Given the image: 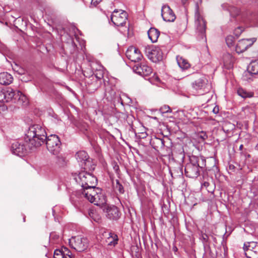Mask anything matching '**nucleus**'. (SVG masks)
Masks as SVG:
<instances>
[{
  "label": "nucleus",
  "instance_id": "nucleus-27",
  "mask_svg": "<svg viewBox=\"0 0 258 258\" xmlns=\"http://www.w3.org/2000/svg\"><path fill=\"white\" fill-rule=\"evenodd\" d=\"M177 61L179 67L183 70L187 69L190 67L189 63L185 59L182 58L180 59L177 58Z\"/></svg>",
  "mask_w": 258,
  "mask_h": 258
},
{
  "label": "nucleus",
  "instance_id": "nucleus-7",
  "mask_svg": "<svg viewBox=\"0 0 258 258\" xmlns=\"http://www.w3.org/2000/svg\"><path fill=\"white\" fill-rule=\"evenodd\" d=\"M145 53L148 58L153 62H158L163 59L161 49L156 46H147L145 48Z\"/></svg>",
  "mask_w": 258,
  "mask_h": 258
},
{
  "label": "nucleus",
  "instance_id": "nucleus-30",
  "mask_svg": "<svg viewBox=\"0 0 258 258\" xmlns=\"http://www.w3.org/2000/svg\"><path fill=\"white\" fill-rule=\"evenodd\" d=\"M235 38L233 36L229 35L227 36L225 41L227 46L229 47H231L234 46Z\"/></svg>",
  "mask_w": 258,
  "mask_h": 258
},
{
  "label": "nucleus",
  "instance_id": "nucleus-43",
  "mask_svg": "<svg viewBox=\"0 0 258 258\" xmlns=\"http://www.w3.org/2000/svg\"><path fill=\"white\" fill-rule=\"evenodd\" d=\"M173 250L174 251V252H176L177 251L178 248L176 246H174L173 247Z\"/></svg>",
  "mask_w": 258,
  "mask_h": 258
},
{
  "label": "nucleus",
  "instance_id": "nucleus-49",
  "mask_svg": "<svg viewBox=\"0 0 258 258\" xmlns=\"http://www.w3.org/2000/svg\"><path fill=\"white\" fill-rule=\"evenodd\" d=\"M207 184H209V183H208V182H205L204 183V185L206 186V185H207Z\"/></svg>",
  "mask_w": 258,
  "mask_h": 258
},
{
  "label": "nucleus",
  "instance_id": "nucleus-38",
  "mask_svg": "<svg viewBox=\"0 0 258 258\" xmlns=\"http://www.w3.org/2000/svg\"><path fill=\"white\" fill-rule=\"evenodd\" d=\"M63 256L64 258H74L71 251L67 254H63Z\"/></svg>",
  "mask_w": 258,
  "mask_h": 258
},
{
  "label": "nucleus",
  "instance_id": "nucleus-14",
  "mask_svg": "<svg viewBox=\"0 0 258 258\" xmlns=\"http://www.w3.org/2000/svg\"><path fill=\"white\" fill-rule=\"evenodd\" d=\"M256 40V38L242 39L240 40L235 46V51L237 53H241L245 51Z\"/></svg>",
  "mask_w": 258,
  "mask_h": 258
},
{
  "label": "nucleus",
  "instance_id": "nucleus-26",
  "mask_svg": "<svg viewBox=\"0 0 258 258\" xmlns=\"http://www.w3.org/2000/svg\"><path fill=\"white\" fill-rule=\"evenodd\" d=\"M4 93L5 95L6 96L5 102H8L10 101L15 95V92L12 88H8L7 90H5Z\"/></svg>",
  "mask_w": 258,
  "mask_h": 258
},
{
  "label": "nucleus",
  "instance_id": "nucleus-15",
  "mask_svg": "<svg viewBox=\"0 0 258 258\" xmlns=\"http://www.w3.org/2000/svg\"><path fill=\"white\" fill-rule=\"evenodd\" d=\"M125 55L128 59L135 62H139L143 57L140 51L133 46H131L127 48Z\"/></svg>",
  "mask_w": 258,
  "mask_h": 258
},
{
  "label": "nucleus",
  "instance_id": "nucleus-46",
  "mask_svg": "<svg viewBox=\"0 0 258 258\" xmlns=\"http://www.w3.org/2000/svg\"><path fill=\"white\" fill-rule=\"evenodd\" d=\"M202 138L204 140H205L207 138V136L206 135H204V136H203Z\"/></svg>",
  "mask_w": 258,
  "mask_h": 258
},
{
  "label": "nucleus",
  "instance_id": "nucleus-42",
  "mask_svg": "<svg viewBox=\"0 0 258 258\" xmlns=\"http://www.w3.org/2000/svg\"><path fill=\"white\" fill-rule=\"evenodd\" d=\"M113 168H114V170L116 172H117V171L119 170V166L117 165H115L114 167H113Z\"/></svg>",
  "mask_w": 258,
  "mask_h": 258
},
{
  "label": "nucleus",
  "instance_id": "nucleus-25",
  "mask_svg": "<svg viewBox=\"0 0 258 258\" xmlns=\"http://www.w3.org/2000/svg\"><path fill=\"white\" fill-rule=\"evenodd\" d=\"M148 35L151 41L155 43L157 42L160 35V31L155 28H151L148 31Z\"/></svg>",
  "mask_w": 258,
  "mask_h": 258
},
{
  "label": "nucleus",
  "instance_id": "nucleus-18",
  "mask_svg": "<svg viewBox=\"0 0 258 258\" xmlns=\"http://www.w3.org/2000/svg\"><path fill=\"white\" fill-rule=\"evenodd\" d=\"M161 16L163 20L166 22H174L176 19V16L167 5H163L161 9Z\"/></svg>",
  "mask_w": 258,
  "mask_h": 258
},
{
  "label": "nucleus",
  "instance_id": "nucleus-31",
  "mask_svg": "<svg viewBox=\"0 0 258 258\" xmlns=\"http://www.w3.org/2000/svg\"><path fill=\"white\" fill-rule=\"evenodd\" d=\"M160 111L162 113H166L171 112V109L168 105H165L160 108Z\"/></svg>",
  "mask_w": 258,
  "mask_h": 258
},
{
  "label": "nucleus",
  "instance_id": "nucleus-2",
  "mask_svg": "<svg viewBox=\"0 0 258 258\" xmlns=\"http://www.w3.org/2000/svg\"><path fill=\"white\" fill-rule=\"evenodd\" d=\"M206 159L203 157L192 156L184 168L185 175L189 178H197L200 175V169L205 167Z\"/></svg>",
  "mask_w": 258,
  "mask_h": 258
},
{
  "label": "nucleus",
  "instance_id": "nucleus-5",
  "mask_svg": "<svg viewBox=\"0 0 258 258\" xmlns=\"http://www.w3.org/2000/svg\"><path fill=\"white\" fill-rule=\"evenodd\" d=\"M44 143L48 151L52 155H57L61 150V143L58 136L56 135L48 136Z\"/></svg>",
  "mask_w": 258,
  "mask_h": 258
},
{
  "label": "nucleus",
  "instance_id": "nucleus-24",
  "mask_svg": "<svg viewBox=\"0 0 258 258\" xmlns=\"http://www.w3.org/2000/svg\"><path fill=\"white\" fill-rule=\"evenodd\" d=\"M13 80L12 76L7 72L0 73V84L3 85L10 84Z\"/></svg>",
  "mask_w": 258,
  "mask_h": 258
},
{
  "label": "nucleus",
  "instance_id": "nucleus-19",
  "mask_svg": "<svg viewBox=\"0 0 258 258\" xmlns=\"http://www.w3.org/2000/svg\"><path fill=\"white\" fill-rule=\"evenodd\" d=\"M104 210L105 211V209ZM105 212L107 218L113 221L118 220L121 214L118 208L115 206H108L105 208Z\"/></svg>",
  "mask_w": 258,
  "mask_h": 258
},
{
  "label": "nucleus",
  "instance_id": "nucleus-22",
  "mask_svg": "<svg viewBox=\"0 0 258 258\" xmlns=\"http://www.w3.org/2000/svg\"><path fill=\"white\" fill-rule=\"evenodd\" d=\"M166 141L163 139L154 137L152 138L150 141V144L153 148L158 151L162 150L165 146Z\"/></svg>",
  "mask_w": 258,
  "mask_h": 258
},
{
  "label": "nucleus",
  "instance_id": "nucleus-16",
  "mask_svg": "<svg viewBox=\"0 0 258 258\" xmlns=\"http://www.w3.org/2000/svg\"><path fill=\"white\" fill-rule=\"evenodd\" d=\"M197 32L202 39H206V24L205 20L200 15H198L195 22Z\"/></svg>",
  "mask_w": 258,
  "mask_h": 258
},
{
  "label": "nucleus",
  "instance_id": "nucleus-32",
  "mask_svg": "<svg viewBox=\"0 0 258 258\" xmlns=\"http://www.w3.org/2000/svg\"><path fill=\"white\" fill-rule=\"evenodd\" d=\"M53 258H64L61 252L58 249L54 251Z\"/></svg>",
  "mask_w": 258,
  "mask_h": 258
},
{
  "label": "nucleus",
  "instance_id": "nucleus-47",
  "mask_svg": "<svg viewBox=\"0 0 258 258\" xmlns=\"http://www.w3.org/2000/svg\"><path fill=\"white\" fill-rule=\"evenodd\" d=\"M243 149V145H241L239 147V150H242Z\"/></svg>",
  "mask_w": 258,
  "mask_h": 258
},
{
  "label": "nucleus",
  "instance_id": "nucleus-3",
  "mask_svg": "<svg viewBox=\"0 0 258 258\" xmlns=\"http://www.w3.org/2000/svg\"><path fill=\"white\" fill-rule=\"evenodd\" d=\"M74 179L81 185L83 190L91 191L96 188L97 179L92 174L82 171L79 172Z\"/></svg>",
  "mask_w": 258,
  "mask_h": 258
},
{
  "label": "nucleus",
  "instance_id": "nucleus-52",
  "mask_svg": "<svg viewBox=\"0 0 258 258\" xmlns=\"http://www.w3.org/2000/svg\"><path fill=\"white\" fill-rule=\"evenodd\" d=\"M127 118H128V116H127V115H125Z\"/></svg>",
  "mask_w": 258,
  "mask_h": 258
},
{
  "label": "nucleus",
  "instance_id": "nucleus-34",
  "mask_svg": "<svg viewBox=\"0 0 258 258\" xmlns=\"http://www.w3.org/2000/svg\"><path fill=\"white\" fill-rule=\"evenodd\" d=\"M5 89H0V102H5L6 96L5 95Z\"/></svg>",
  "mask_w": 258,
  "mask_h": 258
},
{
  "label": "nucleus",
  "instance_id": "nucleus-9",
  "mask_svg": "<svg viewBox=\"0 0 258 258\" xmlns=\"http://www.w3.org/2000/svg\"><path fill=\"white\" fill-rule=\"evenodd\" d=\"M88 201L91 203H94L96 205H103L106 202V198L101 193V189L100 188H96L95 189L89 191Z\"/></svg>",
  "mask_w": 258,
  "mask_h": 258
},
{
  "label": "nucleus",
  "instance_id": "nucleus-29",
  "mask_svg": "<svg viewBox=\"0 0 258 258\" xmlns=\"http://www.w3.org/2000/svg\"><path fill=\"white\" fill-rule=\"evenodd\" d=\"M113 188L118 190L119 194H122L124 192V190L123 185L120 183L119 180H115V184L112 181Z\"/></svg>",
  "mask_w": 258,
  "mask_h": 258
},
{
  "label": "nucleus",
  "instance_id": "nucleus-11",
  "mask_svg": "<svg viewBox=\"0 0 258 258\" xmlns=\"http://www.w3.org/2000/svg\"><path fill=\"white\" fill-rule=\"evenodd\" d=\"M243 250L247 258H258V243L251 241L244 243Z\"/></svg>",
  "mask_w": 258,
  "mask_h": 258
},
{
  "label": "nucleus",
  "instance_id": "nucleus-1",
  "mask_svg": "<svg viewBox=\"0 0 258 258\" xmlns=\"http://www.w3.org/2000/svg\"><path fill=\"white\" fill-rule=\"evenodd\" d=\"M26 142H29L32 147H39L44 144L48 136L44 127L39 124L31 125L25 134Z\"/></svg>",
  "mask_w": 258,
  "mask_h": 258
},
{
  "label": "nucleus",
  "instance_id": "nucleus-50",
  "mask_svg": "<svg viewBox=\"0 0 258 258\" xmlns=\"http://www.w3.org/2000/svg\"><path fill=\"white\" fill-rule=\"evenodd\" d=\"M250 155H249V154H248V155H247V157H250Z\"/></svg>",
  "mask_w": 258,
  "mask_h": 258
},
{
  "label": "nucleus",
  "instance_id": "nucleus-48",
  "mask_svg": "<svg viewBox=\"0 0 258 258\" xmlns=\"http://www.w3.org/2000/svg\"><path fill=\"white\" fill-rule=\"evenodd\" d=\"M187 0H181L183 4H185Z\"/></svg>",
  "mask_w": 258,
  "mask_h": 258
},
{
  "label": "nucleus",
  "instance_id": "nucleus-36",
  "mask_svg": "<svg viewBox=\"0 0 258 258\" xmlns=\"http://www.w3.org/2000/svg\"><path fill=\"white\" fill-rule=\"evenodd\" d=\"M59 250L61 252L62 254H67L70 252V250L66 247H62Z\"/></svg>",
  "mask_w": 258,
  "mask_h": 258
},
{
  "label": "nucleus",
  "instance_id": "nucleus-40",
  "mask_svg": "<svg viewBox=\"0 0 258 258\" xmlns=\"http://www.w3.org/2000/svg\"><path fill=\"white\" fill-rule=\"evenodd\" d=\"M94 77H96L97 79L100 80L103 78V75L102 74H100L99 75H98V74H96L95 75Z\"/></svg>",
  "mask_w": 258,
  "mask_h": 258
},
{
  "label": "nucleus",
  "instance_id": "nucleus-21",
  "mask_svg": "<svg viewBox=\"0 0 258 258\" xmlns=\"http://www.w3.org/2000/svg\"><path fill=\"white\" fill-rule=\"evenodd\" d=\"M258 74V59L251 61L247 67V71L244 73L243 78L244 80H248L246 77L248 75Z\"/></svg>",
  "mask_w": 258,
  "mask_h": 258
},
{
  "label": "nucleus",
  "instance_id": "nucleus-4",
  "mask_svg": "<svg viewBox=\"0 0 258 258\" xmlns=\"http://www.w3.org/2000/svg\"><path fill=\"white\" fill-rule=\"evenodd\" d=\"M223 9L227 11L230 14L229 21L234 24H238L244 21V14L238 7L229 5L227 4L222 5Z\"/></svg>",
  "mask_w": 258,
  "mask_h": 258
},
{
  "label": "nucleus",
  "instance_id": "nucleus-20",
  "mask_svg": "<svg viewBox=\"0 0 258 258\" xmlns=\"http://www.w3.org/2000/svg\"><path fill=\"white\" fill-rule=\"evenodd\" d=\"M206 79L203 77L199 78L192 83L191 85L194 89L196 91H200L202 94H204L206 90V86L207 85Z\"/></svg>",
  "mask_w": 258,
  "mask_h": 258
},
{
  "label": "nucleus",
  "instance_id": "nucleus-39",
  "mask_svg": "<svg viewBox=\"0 0 258 258\" xmlns=\"http://www.w3.org/2000/svg\"><path fill=\"white\" fill-rule=\"evenodd\" d=\"M219 111V106L216 105L215 106L213 109V112L215 114H217Z\"/></svg>",
  "mask_w": 258,
  "mask_h": 258
},
{
  "label": "nucleus",
  "instance_id": "nucleus-28",
  "mask_svg": "<svg viewBox=\"0 0 258 258\" xmlns=\"http://www.w3.org/2000/svg\"><path fill=\"white\" fill-rule=\"evenodd\" d=\"M237 94L243 98L251 97L253 96V93L247 92L242 88H239L237 90Z\"/></svg>",
  "mask_w": 258,
  "mask_h": 258
},
{
  "label": "nucleus",
  "instance_id": "nucleus-35",
  "mask_svg": "<svg viewBox=\"0 0 258 258\" xmlns=\"http://www.w3.org/2000/svg\"><path fill=\"white\" fill-rule=\"evenodd\" d=\"M242 27H238L237 28V29H236L235 30V32H234V33L236 35V38H238L239 37V36L240 35V34L241 33V32H242Z\"/></svg>",
  "mask_w": 258,
  "mask_h": 258
},
{
  "label": "nucleus",
  "instance_id": "nucleus-10",
  "mask_svg": "<svg viewBox=\"0 0 258 258\" xmlns=\"http://www.w3.org/2000/svg\"><path fill=\"white\" fill-rule=\"evenodd\" d=\"M26 143L27 142H26L25 139V141L19 140L13 142L11 145L12 153L18 156H24L28 152Z\"/></svg>",
  "mask_w": 258,
  "mask_h": 258
},
{
  "label": "nucleus",
  "instance_id": "nucleus-44",
  "mask_svg": "<svg viewBox=\"0 0 258 258\" xmlns=\"http://www.w3.org/2000/svg\"><path fill=\"white\" fill-rule=\"evenodd\" d=\"M118 101H119V100H120V103H121V104L122 105H123V101H122V100H121V97H118Z\"/></svg>",
  "mask_w": 258,
  "mask_h": 258
},
{
  "label": "nucleus",
  "instance_id": "nucleus-41",
  "mask_svg": "<svg viewBox=\"0 0 258 258\" xmlns=\"http://www.w3.org/2000/svg\"><path fill=\"white\" fill-rule=\"evenodd\" d=\"M50 236L51 238H58V236H57V235H55V234H54V233H50Z\"/></svg>",
  "mask_w": 258,
  "mask_h": 258
},
{
  "label": "nucleus",
  "instance_id": "nucleus-6",
  "mask_svg": "<svg viewBox=\"0 0 258 258\" xmlns=\"http://www.w3.org/2000/svg\"><path fill=\"white\" fill-rule=\"evenodd\" d=\"M89 191H85L82 189L73 192L70 197L72 204L77 208L83 206L85 200L88 201Z\"/></svg>",
  "mask_w": 258,
  "mask_h": 258
},
{
  "label": "nucleus",
  "instance_id": "nucleus-13",
  "mask_svg": "<svg viewBox=\"0 0 258 258\" xmlns=\"http://www.w3.org/2000/svg\"><path fill=\"white\" fill-rule=\"evenodd\" d=\"M76 158L79 163L80 166L84 168H89L91 162L87 153L85 151H80L76 153Z\"/></svg>",
  "mask_w": 258,
  "mask_h": 258
},
{
  "label": "nucleus",
  "instance_id": "nucleus-45",
  "mask_svg": "<svg viewBox=\"0 0 258 258\" xmlns=\"http://www.w3.org/2000/svg\"><path fill=\"white\" fill-rule=\"evenodd\" d=\"M94 220H95V221L97 222H99V221H100V218H99V217H98V218L97 219H94Z\"/></svg>",
  "mask_w": 258,
  "mask_h": 258
},
{
  "label": "nucleus",
  "instance_id": "nucleus-12",
  "mask_svg": "<svg viewBox=\"0 0 258 258\" xmlns=\"http://www.w3.org/2000/svg\"><path fill=\"white\" fill-rule=\"evenodd\" d=\"M121 11L120 13H118V11L115 10L111 16L112 22L116 26H123L126 22L127 13L125 11Z\"/></svg>",
  "mask_w": 258,
  "mask_h": 258
},
{
  "label": "nucleus",
  "instance_id": "nucleus-51",
  "mask_svg": "<svg viewBox=\"0 0 258 258\" xmlns=\"http://www.w3.org/2000/svg\"><path fill=\"white\" fill-rule=\"evenodd\" d=\"M23 220H24V221H25V218H23Z\"/></svg>",
  "mask_w": 258,
  "mask_h": 258
},
{
  "label": "nucleus",
  "instance_id": "nucleus-37",
  "mask_svg": "<svg viewBox=\"0 0 258 258\" xmlns=\"http://www.w3.org/2000/svg\"><path fill=\"white\" fill-rule=\"evenodd\" d=\"M102 1V0H92L91 4L92 5L96 6Z\"/></svg>",
  "mask_w": 258,
  "mask_h": 258
},
{
  "label": "nucleus",
  "instance_id": "nucleus-23",
  "mask_svg": "<svg viewBox=\"0 0 258 258\" xmlns=\"http://www.w3.org/2000/svg\"><path fill=\"white\" fill-rule=\"evenodd\" d=\"M106 235L108 236L105 240L106 245L110 247H114L117 244L118 240L117 235L111 232L106 233Z\"/></svg>",
  "mask_w": 258,
  "mask_h": 258
},
{
  "label": "nucleus",
  "instance_id": "nucleus-33",
  "mask_svg": "<svg viewBox=\"0 0 258 258\" xmlns=\"http://www.w3.org/2000/svg\"><path fill=\"white\" fill-rule=\"evenodd\" d=\"M201 239L202 240L204 244H206L208 242L209 236L207 234H206L205 233H202V235L201 236Z\"/></svg>",
  "mask_w": 258,
  "mask_h": 258
},
{
  "label": "nucleus",
  "instance_id": "nucleus-17",
  "mask_svg": "<svg viewBox=\"0 0 258 258\" xmlns=\"http://www.w3.org/2000/svg\"><path fill=\"white\" fill-rule=\"evenodd\" d=\"M133 71L143 77L149 76L152 73V68L144 63L135 64L133 67Z\"/></svg>",
  "mask_w": 258,
  "mask_h": 258
},
{
  "label": "nucleus",
  "instance_id": "nucleus-8",
  "mask_svg": "<svg viewBox=\"0 0 258 258\" xmlns=\"http://www.w3.org/2000/svg\"><path fill=\"white\" fill-rule=\"evenodd\" d=\"M69 244L76 251H84L88 247V241L86 238L81 236H74L69 240Z\"/></svg>",
  "mask_w": 258,
  "mask_h": 258
}]
</instances>
